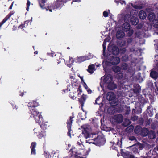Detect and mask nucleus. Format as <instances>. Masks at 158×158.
<instances>
[{"mask_svg": "<svg viewBox=\"0 0 158 158\" xmlns=\"http://www.w3.org/2000/svg\"><path fill=\"white\" fill-rule=\"evenodd\" d=\"M104 84L107 85L108 89L110 90H113L117 88L116 84L114 83L113 80L112 76L110 75L105 77L103 79Z\"/></svg>", "mask_w": 158, "mask_h": 158, "instance_id": "nucleus-1", "label": "nucleus"}, {"mask_svg": "<svg viewBox=\"0 0 158 158\" xmlns=\"http://www.w3.org/2000/svg\"><path fill=\"white\" fill-rule=\"evenodd\" d=\"M34 118L36 123H38L40 125V127L44 131L49 126L48 122L44 121L41 114L36 116V117H35Z\"/></svg>", "mask_w": 158, "mask_h": 158, "instance_id": "nucleus-2", "label": "nucleus"}, {"mask_svg": "<svg viewBox=\"0 0 158 158\" xmlns=\"http://www.w3.org/2000/svg\"><path fill=\"white\" fill-rule=\"evenodd\" d=\"M32 103V105L29 106L28 107L33 117L34 118L36 116L41 114L35 109V107L39 106L38 103L35 101H33Z\"/></svg>", "mask_w": 158, "mask_h": 158, "instance_id": "nucleus-3", "label": "nucleus"}, {"mask_svg": "<svg viewBox=\"0 0 158 158\" xmlns=\"http://www.w3.org/2000/svg\"><path fill=\"white\" fill-rule=\"evenodd\" d=\"M87 98L88 96L87 95H85L83 94L80 97L78 98L79 104L80 105L81 109L83 112L85 111L83 107Z\"/></svg>", "mask_w": 158, "mask_h": 158, "instance_id": "nucleus-4", "label": "nucleus"}, {"mask_svg": "<svg viewBox=\"0 0 158 158\" xmlns=\"http://www.w3.org/2000/svg\"><path fill=\"white\" fill-rule=\"evenodd\" d=\"M73 118L74 117L70 116L69 119L68 120L67 122V127L68 130L67 135L70 137H71V132L72 131L71 126L73 121Z\"/></svg>", "mask_w": 158, "mask_h": 158, "instance_id": "nucleus-5", "label": "nucleus"}, {"mask_svg": "<svg viewBox=\"0 0 158 158\" xmlns=\"http://www.w3.org/2000/svg\"><path fill=\"white\" fill-rule=\"evenodd\" d=\"M144 131H145L146 132L143 135V136H148L151 139H153L156 138V134L154 131L152 130L149 131L147 129H146Z\"/></svg>", "mask_w": 158, "mask_h": 158, "instance_id": "nucleus-6", "label": "nucleus"}, {"mask_svg": "<svg viewBox=\"0 0 158 158\" xmlns=\"http://www.w3.org/2000/svg\"><path fill=\"white\" fill-rule=\"evenodd\" d=\"M92 58V57L91 56H81L77 57L76 62L78 63H80L85 61L89 60Z\"/></svg>", "mask_w": 158, "mask_h": 158, "instance_id": "nucleus-7", "label": "nucleus"}, {"mask_svg": "<svg viewBox=\"0 0 158 158\" xmlns=\"http://www.w3.org/2000/svg\"><path fill=\"white\" fill-rule=\"evenodd\" d=\"M68 0H58L55 3V9H60L63 6L64 3L66 2Z\"/></svg>", "mask_w": 158, "mask_h": 158, "instance_id": "nucleus-8", "label": "nucleus"}, {"mask_svg": "<svg viewBox=\"0 0 158 158\" xmlns=\"http://www.w3.org/2000/svg\"><path fill=\"white\" fill-rule=\"evenodd\" d=\"M120 62V59L118 57H111L110 59V63L112 65L118 64Z\"/></svg>", "mask_w": 158, "mask_h": 158, "instance_id": "nucleus-9", "label": "nucleus"}, {"mask_svg": "<svg viewBox=\"0 0 158 158\" xmlns=\"http://www.w3.org/2000/svg\"><path fill=\"white\" fill-rule=\"evenodd\" d=\"M113 119L117 123H121L123 120V117L122 114H117L114 116Z\"/></svg>", "mask_w": 158, "mask_h": 158, "instance_id": "nucleus-10", "label": "nucleus"}, {"mask_svg": "<svg viewBox=\"0 0 158 158\" xmlns=\"http://www.w3.org/2000/svg\"><path fill=\"white\" fill-rule=\"evenodd\" d=\"M15 12L13 11H11L3 20L0 23V28L13 15Z\"/></svg>", "mask_w": 158, "mask_h": 158, "instance_id": "nucleus-11", "label": "nucleus"}, {"mask_svg": "<svg viewBox=\"0 0 158 158\" xmlns=\"http://www.w3.org/2000/svg\"><path fill=\"white\" fill-rule=\"evenodd\" d=\"M37 143L36 142H33L31 143L30 148L31 149V155H35L36 154V150L35 148L36 147Z\"/></svg>", "mask_w": 158, "mask_h": 158, "instance_id": "nucleus-12", "label": "nucleus"}, {"mask_svg": "<svg viewBox=\"0 0 158 158\" xmlns=\"http://www.w3.org/2000/svg\"><path fill=\"white\" fill-rule=\"evenodd\" d=\"M72 92H74L75 94H76L77 92H78L77 93L78 96L79 97V95L81 94V93L82 92V89L81 87V86L80 85H79L78 87H73L72 89Z\"/></svg>", "mask_w": 158, "mask_h": 158, "instance_id": "nucleus-13", "label": "nucleus"}, {"mask_svg": "<svg viewBox=\"0 0 158 158\" xmlns=\"http://www.w3.org/2000/svg\"><path fill=\"white\" fill-rule=\"evenodd\" d=\"M131 23L132 25H136L139 22V20L137 17L132 16L130 19Z\"/></svg>", "mask_w": 158, "mask_h": 158, "instance_id": "nucleus-14", "label": "nucleus"}, {"mask_svg": "<svg viewBox=\"0 0 158 158\" xmlns=\"http://www.w3.org/2000/svg\"><path fill=\"white\" fill-rule=\"evenodd\" d=\"M122 28L123 31H124L127 32L130 29V25L128 23L125 22L123 24Z\"/></svg>", "mask_w": 158, "mask_h": 158, "instance_id": "nucleus-15", "label": "nucleus"}, {"mask_svg": "<svg viewBox=\"0 0 158 158\" xmlns=\"http://www.w3.org/2000/svg\"><path fill=\"white\" fill-rule=\"evenodd\" d=\"M112 53L114 55H118L119 53V49L117 46H113L112 48Z\"/></svg>", "mask_w": 158, "mask_h": 158, "instance_id": "nucleus-16", "label": "nucleus"}, {"mask_svg": "<svg viewBox=\"0 0 158 158\" xmlns=\"http://www.w3.org/2000/svg\"><path fill=\"white\" fill-rule=\"evenodd\" d=\"M97 143L99 146L103 145L106 142V140L102 137L98 138L96 139Z\"/></svg>", "mask_w": 158, "mask_h": 158, "instance_id": "nucleus-17", "label": "nucleus"}, {"mask_svg": "<svg viewBox=\"0 0 158 158\" xmlns=\"http://www.w3.org/2000/svg\"><path fill=\"white\" fill-rule=\"evenodd\" d=\"M82 133L84 135L86 139L89 138L90 136L89 132L88 131V129L87 127L84 128L82 130Z\"/></svg>", "mask_w": 158, "mask_h": 158, "instance_id": "nucleus-18", "label": "nucleus"}, {"mask_svg": "<svg viewBox=\"0 0 158 158\" xmlns=\"http://www.w3.org/2000/svg\"><path fill=\"white\" fill-rule=\"evenodd\" d=\"M125 35L124 32L121 30H118L116 33V36L117 39L122 38H123Z\"/></svg>", "mask_w": 158, "mask_h": 158, "instance_id": "nucleus-19", "label": "nucleus"}, {"mask_svg": "<svg viewBox=\"0 0 158 158\" xmlns=\"http://www.w3.org/2000/svg\"><path fill=\"white\" fill-rule=\"evenodd\" d=\"M156 16L155 14L153 13H150L148 14V18L150 22H153L156 20Z\"/></svg>", "mask_w": 158, "mask_h": 158, "instance_id": "nucleus-20", "label": "nucleus"}, {"mask_svg": "<svg viewBox=\"0 0 158 158\" xmlns=\"http://www.w3.org/2000/svg\"><path fill=\"white\" fill-rule=\"evenodd\" d=\"M139 16L141 19H144L147 16V14L144 10H140L139 14Z\"/></svg>", "mask_w": 158, "mask_h": 158, "instance_id": "nucleus-21", "label": "nucleus"}, {"mask_svg": "<svg viewBox=\"0 0 158 158\" xmlns=\"http://www.w3.org/2000/svg\"><path fill=\"white\" fill-rule=\"evenodd\" d=\"M150 76L155 80L158 77V73L156 71H152L150 73Z\"/></svg>", "mask_w": 158, "mask_h": 158, "instance_id": "nucleus-22", "label": "nucleus"}, {"mask_svg": "<svg viewBox=\"0 0 158 158\" xmlns=\"http://www.w3.org/2000/svg\"><path fill=\"white\" fill-rule=\"evenodd\" d=\"M37 136L39 139H41L42 138H44L46 136V131L44 130L40 132Z\"/></svg>", "mask_w": 158, "mask_h": 158, "instance_id": "nucleus-23", "label": "nucleus"}, {"mask_svg": "<svg viewBox=\"0 0 158 158\" xmlns=\"http://www.w3.org/2000/svg\"><path fill=\"white\" fill-rule=\"evenodd\" d=\"M61 58V54L59 53H57V54H55L54 57V59L55 60H56L57 61H58L57 62V64H59L60 63V60Z\"/></svg>", "mask_w": 158, "mask_h": 158, "instance_id": "nucleus-24", "label": "nucleus"}, {"mask_svg": "<svg viewBox=\"0 0 158 158\" xmlns=\"http://www.w3.org/2000/svg\"><path fill=\"white\" fill-rule=\"evenodd\" d=\"M94 68L95 66L94 64L90 65L88 67L87 71L90 73L92 74L94 72Z\"/></svg>", "mask_w": 158, "mask_h": 158, "instance_id": "nucleus-25", "label": "nucleus"}, {"mask_svg": "<svg viewBox=\"0 0 158 158\" xmlns=\"http://www.w3.org/2000/svg\"><path fill=\"white\" fill-rule=\"evenodd\" d=\"M106 98L109 101H111L114 99L115 97L113 93H108L107 94Z\"/></svg>", "mask_w": 158, "mask_h": 158, "instance_id": "nucleus-26", "label": "nucleus"}, {"mask_svg": "<svg viewBox=\"0 0 158 158\" xmlns=\"http://www.w3.org/2000/svg\"><path fill=\"white\" fill-rule=\"evenodd\" d=\"M39 2L41 9H44L45 4L46 3V0H39Z\"/></svg>", "mask_w": 158, "mask_h": 158, "instance_id": "nucleus-27", "label": "nucleus"}, {"mask_svg": "<svg viewBox=\"0 0 158 158\" xmlns=\"http://www.w3.org/2000/svg\"><path fill=\"white\" fill-rule=\"evenodd\" d=\"M131 147L132 148V152L135 154L138 153V149L136 146V144H135L132 146Z\"/></svg>", "mask_w": 158, "mask_h": 158, "instance_id": "nucleus-28", "label": "nucleus"}, {"mask_svg": "<svg viewBox=\"0 0 158 158\" xmlns=\"http://www.w3.org/2000/svg\"><path fill=\"white\" fill-rule=\"evenodd\" d=\"M113 70L115 73H117L121 70V68L119 66H114L112 68Z\"/></svg>", "mask_w": 158, "mask_h": 158, "instance_id": "nucleus-29", "label": "nucleus"}, {"mask_svg": "<svg viewBox=\"0 0 158 158\" xmlns=\"http://www.w3.org/2000/svg\"><path fill=\"white\" fill-rule=\"evenodd\" d=\"M139 102L142 105L145 104L147 102V100L143 97H141L140 98H139Z\"/></svg>", "mask_w": 158, "mask_h": 158, "instance_id": "nucleus-30", "label": "nucleus"}, {"mask_svg": "<svg viewBox=\"0 0 158 158\" xmlns=\"http://www.w3.org/2000/svg\"><path fill=\"white\" fill-rule=\"evenodd\" d=\"M128 65L125 63H123L122 64L121 67L123 70H125L128 69Z\"/></svg>", "mask_w": 158, "mask_h": 158, "instance_id": "nucleus-31", "label": "nucleus"}, {"mask_svg": "<svg viewBox=\"0 0 158 158\" xmlns=\"http://www.w3.org/2000/svg\"><path fill=\"white\" fill-rule=\"evenodd\" d=\"M131 123V121L128 119H126L123 123V125L125 127H127Z\"/></svg>", "mask_w": 158, "mask_h": 158, "instance_id": "nucleus-32", "label": "nucleus"}, {"mask_svg": "<svg viewBox=\"0 0 158 158\" xmlns=\"http://www.w3.org/2000/svg\"><path fill=\"white\" fill-rule=\"evenodd\" d=\"M122 156L125 158H128L130 154V152L128 151L126 152H122L121 153Z\"/></svg>", "mask_w": 158, "mask_h": 158, "instance_id": "nucleus-33", "label": "nucleus"}, {"mask_svg": "<svg viewBox=\"0 0 158 158\" xmlns=\"http://www.w3.org/2000/svg\"><path fill=\"white\" fill-rule=\"evenodd\" d=\"M123 77V74L122 73H119L116 75V77L118 80H121Z\"/></svg>", "mask_w": 158, "mask_h": 158, "instance_id": "nucleus-34", "label": "nucleus"}, {"mask_svg": "<svg viewBox=\"0 0 158 158\" xmlns=\"http://www.w3.org/2000/svg\"><path fill=\"white\" fill-rule=\"evenodd\" d=\"M75 93L74 92H71L70 93L69 96L72 99L74 100L76 98L74 95Z\"/></svg>", "mask_w": 158, "mask_h": 158, "instance_id": "nucleus-35", "label": "nucleus"}, {"mask_svg": "<svg viewBox=\"0 0 158 158\" xmlns=\"http://www.w3.org/2000/svg\"><path fill=\"white\" fill-rule=\"evenodd\" d=\"M131 6H132L134 9H142V5H133L132 4H131Z\"/></svg>", "mask_w": 158, "mask_h": 158, "instance_id": "nucleus-36", "label": "nucleus"}, {"mask_svg": "<svg viewBox=\"0 0 158 158\" xmlns=\"http://www.w3.org/2000/svg\"><path fill=\"white\" fill-rule=\"evenodd\" d=\"M128 31V32L127 33V36L129 37L131 36L133 33V30L132 29H130Z\"/></svg>", "mask_w": 158, "mask_h": 158, "instance_id": "nucleus-37", "label": "nucleus"}, {"mask_svg": "<svg viewBox=\"0 0 158 158\" xmlns=\"http://www.w3.org/2000/svg\"><path fill=\"white\" fill-rule=\"evenodd\" d=\"M115 2L118 4V3L119 2L122 5H125L126 4L124 0L122 1V0H115Z\"/></svg>", "mask_w": 158, "mask_h": 158, "instance_id": "nucleus-38", "label": "nucleus"}, {"mask_svg": "<svg viewBox=\"0 0 158 158\" xmlns=\"http://www.w3.org/2000/svg\"><path fill=\"white\" fill-rule=\"evenodd\" d=\"M130 111L131 110L130 107H127L125 112V114L126 115H128L129 114Z\"/></svg>", "mask_w": 158, "mask_h": 158, "instance_id": "nucleus-39", "label": "nucleus"}, {"mask_svg": "<svg viewBox=\"0 0 158 158\" xmlns=\"http://www.w3.org/2000/svg\"><path fill=\"white\" fill-rule=\"evenodd\" d=\"M127 70V72L128 73H132L133 72L132 67H128V69Z\"/></svg>", "mask_w": 158, "mask_h": 158, "instance_id": "nucleus-40", "label": "nucleus"}, {"mask_svg": "<svg viewBox=\"0 0 158 158\" xmlns=\"http://www.w3.org/2000/svg\"><path fill=\"white\" fill-rule=\"evenodd\" d=\"M136 28L138 29H140L143 27V24L142 23H140L136 25Z\"/></svg>", "mask_w": 158, "mask_h": 158, "instance_id": "nucleus-41", "label": "nucleus"}, {"mask_svg": "<svg viewBox=\"0 0 158 158\" xmlns=\"http://www.w3.org/2000/svg\"><path fill=\"white\" fill-rule=\"evenodd\" d=\"M70 87V85H68L67 87V89H64L63 91H64V93L66 92H68L69 91H70V89H69V88Z\"/></svg>", "mask_w": 158, "mask_h": 158, "instance_id": "nucleus-42", "label": "nucleus"}, {"mask_svg": "<svg viewBox=\"0 0 158 158\" xmlns=\"http://www.w3.org/2000/svg\"><path fill=\"white\" fill-rule=\"evenodd\" d=\"M73 151L70 152L69 154L66 156L65 158H73Z\"/></svg>", "mask_w": 158, "mask_h": 158, "instance_id": "nucleus-43", "label": "nucleus"}, {"mask_svg": "<svg viewBox=\"0 0 158 158\" xmlns=\"http://www.w3.org/2000/svg\"><path fill=\"white\" fill-rule=\"evenodd\" d=\"M126 80H125V81H120V85L122 86L123 87V86H125L126 85L125 84V83H126Z\"/></svg>", "mask_w": 158, "mask_h": 158, "instance_id": "nucleus-44", "label": "nucleus"}, {"mask_svg": "<svg viewBox=\"0 0 158 158\" xmlns=\"http://www.w3.org/2000/svg\"><path fill=\"white\" fill-rule=\"evenodd\" d=\"M33 131H34V133H36V134H37V133L39 134L40 132L39 131V129L38 128H34Z\"/></svg>", "mask_w": 158, "mask_h": 158, "instance_id": "nucleus-45", "label": "nucleus"}, {"mask_svg": "<svg viewBox=\"0 0 158 158\" xmlns=\"http://www.w3.org/2000/svg\"><path fill=\"white\" fill-rule=\"evenodd\" d=\"M69 62L70 64H72L74 63L73 59L72 57H69Z\"/></svg>", "mask_w": 158, "mask_h": 158, "instance_id": "nucleus-46", "label": "nucleus"}, {"mask_svg": "<svg viewBox=\"0 0 158 158\" xmlns=\"http://www.w3.org/2000/svg\"><path fill=\"white\" fill-rule=\"evenodd\" d=\"M27 3L26 10H28L29 9V6L31 4L30 1L29 0H27Z\"/></svg>", "mask_w": 158, "mask_h": 158, "instance_id": "nucleus-47", "label": "nucleus"}, {"mask_svg": "<svg viewBox=\"0 0 158 158\" xmlns=\"http://www.w3.org/2000/svg\"><path fill=\"white\" fill-rule=\"evenodd\" d=\"M133 40V39L131 38H128L127 40V41L128 43L130 44L131 43Z\"/></svg>", "mask_w": 158, "mask_h": 158, "instance_id": "nucleus-48", "label": "nucleus"}, {"mask_svg": "<svg viewBox=\"0 0 158 158\" xmlns=\"http://www.w3.org/2000/svg\"><path fill=\"white\" fill-rule=\"evenodd\" d=\"M103 15L104 17H107L108 15V13L107 11H105L103 12Z\"/></svg>", "mask_w": 158, "mask_h": 158, "instance_id": "nucleus-49", "label": "nucleus"}, {"mask_svg": "<svg viewBox=\"0 0 158 158\" xmlns=\"http://www.w3.org/2000/svg\"><path fill=\"white\" fill-rule=\"evenodd\" d=\"M140 90V88H138L137 89H134V92L136 93H139Z\"/></svg>", "mask_w": 158, "mask_h": 158, "instance_id": "nucleus-50", "label": "nucleus"}, {"mask_svg": "<svg viewBox=\"0 0 158 158\" xmlns=\"http://www.w3.org/2000/svg\"><path fill=\"white\" fill-rule=\"evenodd\" d=\"M106 42L104 41L103 42V44H102V46H103V51L106 50Z\"/></svg>", "mask_w": 158, "mask_h": 158, "instance_id": "nucleus-51", "label": "nucleus"}, {"mask_svg": "<svg viewBox=\"0 0 158 158\" xmlns=\"http://www.w3.org/2000/svg\"><path fill=\"white\" fill-rule=\"evenodd\" d=\"M129 139L130 140L133 141L135 140H136V139L135 136H132L129 137Z\"/></svg>", "mask_w": 158, "mask_h": 158, "instance_id": "nucleus-52", "label": "nucleus"}, {"mask_svg": "<svg viewBox=\"0 0 158 158\" xmlns=\"http://www.w3.org/2000/svg\"><path fill=\"white\" fill-rule=\"evenodd\" d=\"M27 92L26 91H23L22 92H21V91L19 92V95L21 97H22L23 96V95H24V94H26L27 93Z\"/></svg>", "mask_w": 158, "mask_h": 158, "instance_id": "nucleus-53", "label": "nucleus"}, {"mask_svg": "<svg viewBox=\"0 0 158 158\" xmlns=\"http://www.w3.org/2000/svg\"><path fill=\"white\" fill-rule=\"evenodd\" d=\"M138 146L139 148H143V144H142L139 143L137 144H136V146L137 148H138Z\"/></svg>", "mask_w": 158, "mask_h": 158, "instance_id": "nucleus-54", "label": "nucleus"}, {"mask_svg": "<svg viewBox=\"0 0 158 158\" xmlns=\"http://www.w3.org/2000/svg\"><path fill=\"white\" fill-rule=\"evenodd\" d=\"M123 43L122 44H120V45L121 46H124L125 45V44L126 43V42L125 41L122 40L121 41V43Z\"/></svg>", "mask_w": 158, "mask_h": 158, "instance_id": "nucleus-55", "label": "nucleus"}, {"mask_svg": "<svg viewBox=\"0 0 158 158\" xmlns=\"http://www.w3.org/2000/svg\"><path fill=\"white\" fill-rule=\"evenodd\" d=\"M153 9L158 10V5L156 4L154 5L153 7Z\"/></svg>", "mask_w": 158, "mask_h": 158, "instance_id": "nucleus-56", "label": "nucleus"}, {"mask_svg": "<svg viewBox=\"0 0 158 158\" xmlns=\"http://www.w3.org/2000/svg\"><path fill=\"white\" fill-rule=\"evenodd\" d=\"M157 22L154 25V27L156 28H158V21H156Z\"/></svg>", "mask_w": 158, "mask_h": 158, "instance_id": "nucleus-57", "label": "nucleus"}, {"mask_svg": "<svg viewBox=\"0 0 158 158\" xmlns=\"http://www.w3.org/2000/svg\"><path fill=\"white\" fill-rule=\"evenodd\" d=\"M84 87L85 88V89H88V87L84 81Z\"/></svg>", "mask_w": 158, "mask_h": 158, "instance_id": "nucleus-58", "label": "nucleus"}, {"mask_svg": "<svg viewBox=\"0 0 158 158\" xmlns=\"http://www.w3.org/2000/svg\"><path fill=\"white\" fill-rule=\"evenodd\" d=\"M131 127L130 126L128 127L127 129V130L128 131H129V132H131V131H132L133 130V129H132V128L133 127H132V129L131 130Z\"/></svg>", "mask_w": 158, "mask_h": 158, "instance_id": "nucleus-59", "label": "nucleus"}, {"mask_svg": "<svg viewBox=\"0 0 158 158\" xmlns=\"http://www.w3.org/2000/svg\"><path fill=\"white\" fill-rule=\"evenodd\" d=\"M128 158H135V156L133 155H131L130 154Z\"/></svg>", "mask_w": 158, "mask_h": 158, "instance_id": "nucleus-60", "label": "nucleus"}, {"mask_svg": "<svg viewBox=\"0 0 158 158\" xmlns=\"http://www.w3.org/2000/svg\"><path fill=\"white\" fill-rule=\"evenodd\" d=\"M99 99H100V98L99 97H98L96 98V99L95 100V103L96 104H99L98 103V102H97L99 100Z\"/></svg>", "mask_w": 158, "mask_h": 158, "instance_id": "nucleus-61", "label": "nucleus"}, {"mask_svg": "<svg viewBox=\"0 0 158 158\" xmlns=\"http://www.w3.org/2000/svg\"><path fill=\"white\" fill-rule=\"evenodd\" d=\"M146 128H145V129H143L142 131V135H143L144 134H145L146 133V131H144V130H145Z\"/></svg>", "mask_w": 158, "mask_h": 158, "instance_id": "nucleus-62", "label": "nucleus"}, {"mask_svg": "<svg viewBox=\"0 0 158 158\" xmlns=\"http://www.w3.org/2000/svg\"><path fill=\"white\" fill-rule=\"evenodd\" d=\"M24 25H25L24 24H21V25H20L19 26V27H20V28H23L25 27Z\"/></svg>", "mask_w": 158, "mask_h": 158, "instance_id": "nucleus-63", "label": "nucleus"}, {"mask_svg": "<svg viewBox=\"0 0 158 158\" xmlns=\"http://www.w3.org/2000/svg\"><path fill=\"white\" fill-rule=\"evenodd\" d=\"M87 91L88 94H91L92 92V90L90 89H88Z\"/></svg>", "mask_w": 158, "mask_h": 158, "instance_id": "nucleus-64", "label": "nucleus"}]
</instances>
